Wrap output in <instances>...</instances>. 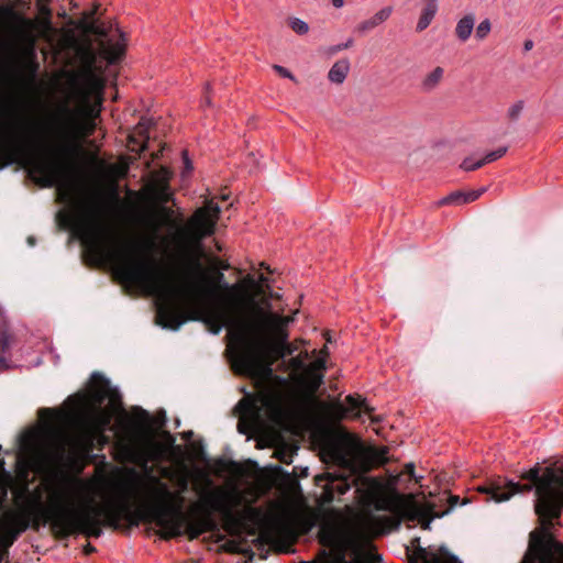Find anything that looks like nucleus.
<instances>
[{
	"label": "nucleus",
	"instance_id": "4be33fe9",
	"mask_svg": "<svg viewBox=\"0 0 563 563\" xmlns=\"http://www.w3.org/2000/svg\"><path fill=\"white\" fill-rule=\"evenodd\" d=\"M540 493L554 501H563V467L547 466L543 468V479L539 487Z\"/></svg>",
	"mask_w": 563,
	"mask_h": 563
},
{
	"label": "nucleus",
	"instance_id": "a211bd4d",
	"mask_svg": "<svg viewBox=\"0 0 563 563\" xmlns=\"http://www.w3.org/2000/svg\"><path fill=\"white\" fill-rule=\"evenodd\" d=\"M353 482L354 478L351 475H345L342 472H324L314 476V484L322 488L320 494L322 504H330L336 495H344L350 490Z\"/></svg>",
	"mask_w": 563,
	"mask_h": 563
},
{
	"label": "nucleus",
	"instance_id": "2f4dec72",
	"mask_svg": "<svg viewBox=\"0 0 563 563\" xmlns=\"http://www.w3.org/2000/svg\"><path fill=\"white\" fill-rule=\"evenodd\" d=\"M485 191H486L485 187L476 189V190H468V191L455 190V191H452L449 195L444 196L443 198H441L437 202V206L442 207V206H450V205H454V206L466 205V203L476 201Z\"/></svg>",
	"mask_w": 563,
	"mask_h": 563
},
{
	"label": "nucleus",
	"instance_id": "603ef678",
	"mask_svg": "<svg viewBox=\"0 0 563 563\" xmlns=\"http://www.w3.org/2000/svg\"><path fill=\"white\" fill-rule=\"evenodd\" d=\"M209 266L217 267V269H219L220 272L229 271L230 269V264L228 263V261L221 260L218 256H213L209 261Z\"/></svg>",
	"mask_w": 563,
	"mask_h": 563
},
{
	"label": "nucleus",
	"instance_id": "338daca9",
	"mask_svg": "<svg viewBox=\"0 0 563 563\" xmlns=\"http://www.w3.org/2000/svg\"><path fill=\"white\" fill-rule=\"evenodd\" d=\"M181 154H183L184 162H185V169L192 170V164H191L190 159L188 158V152L186 150H184L181 152Z\"/></svg>",
	"mask_w": 563,
	"mask_h": 563
},
{
	"label": "nucleus",
	"instance_id": "09e8293b",
	"mask_svg": "<svg viewBox=\"0 0 563 563\" xmlns=\"http://www.w3.org/2000/svg\"><path fill=\"white\" fill-rule=\"evenodd\" d=\"M523 108H525L523 101H517L516 103H514L512 106L509 107V109L507 111V119L510 122L517 121L520 118V115L523 111Z\"/></svg>",
	"mask_w": 563,
	"mask_h": 563
},
{
	"label": "nucleus",
	"instance_id": "f257e3e1",
	"mask_svg": "<svg viewBox=\"0 0 563 563\" xmlns=\"http://www.w3.org/2000/svg\"><path fill=\"white\" fill-rule=\"evenodd\" d=\"M75 194L74 184L60 189V199L67 208L57 212L56 220L59 227L78 235L87 265L99 266L107 260L115 264L114 275L124 283L151 286L181 299H191L194 295L213 299L217 305L206 310L203 321L214 334L223 327L228 332L235 329L236 323L260 310L256 298L263 294L261 283L267 280L263 275L260 282L247 275L230 285L222 272L209 265L202 268L198 258L188 260L184 266L162 268L145 254L153 247L150 238L135 236L121 247L113 231L102 221V216L119 203L115 188L104 192L85 190L81 196Z\"/></svg>",
	"mask_w": 563,
	"mask_h": 563
},
{
	"label": "nucleus",
	"instance_id": "052dcab7",
	"mask_svg": "<svg viewBox=\"0 0 563 563\" xmlns=\"http://www.w3.org/2000/svg\"><path fill=\"white\" fill-rule=\"evenodd\" d=\"M161 476L163 478H166V479H169V481H174V478L176 476V468L172 470L169 467H163L161 470Z\"/></svg>",
	"mask_w": 563,
	"mask_h": 563
},
{
	"label": "nucleus",
	"instance_id": "5701e85b",
	"mask_svg": "<svg viewBox=\"0 0 563 563\" xmlns=\"http://www.w3.org/2000/svg\"><path fill=\"white\" fill-rule=\"evenodd\" d=\"M448 511L435 512L433 504H426L421 506L417 503L416 496L413 495V503L411 506H406L402 516L408 521L418 520L421 529L428 530L430 529V523L434 518H440L446 515Z\"/></svg>",
	"mask_w": 563,
	"mask_h": 563
},
{
	"label": "nucleus",
	"instance_id": "c756f323",
	"mask_svg": "<svg viewBox=\"0 0 563 563\" xmlns=\"http://www.w3.org/2000/svg\"><path fill=\"white\" fill-rule=\"evenodd\" d=\"M418 560H421V563H462L444 545H441L437 552H433L431 548H418L410 563H417Z\"/></svg>",
	"mask_w": 563,
	"mask_h": 563
},
{
	"label": "nucleus",
	"instance_id": "7c9ffc66",
	"mask_svg": "<svg viewBox=\"0 0 563 563\" xmlns=\"http://www.w3.org/2000/svg\"><path fill=\"white\" fill-rule=\"evenodd\" d=\"M389 449L387 446H367L362 444L358 456L367 467H379L388 462Z\"/></svg>",
	"mask_w": 563,
	"mask_h": 563
},
{
	"label": "nucleus",
	"instance_id": "ea45409f",
	"mask_svg": "<svg viewBox=\"0 0 563 563\" xmlns=\"http://www.w3.org/2000/svg\"><path fill=\"white\" fill-rule=\"evenodd\" d=\"M444 70L442 67H435L430 74H428L421 82L423 91L430 92L438 87L443 78Z\"/></svg>",
	"mask_w": 563,
	"mask_h": 563
},
{
	"label": "nucleus",
	"instance_id": "cd10ccee",
	"mask_svg": "<svg viewBox=\"0 0 563 563\" xmlns=\"http://www.w3.org/2000/svg\"><path fill=\"white\" fill-rule=\"evenodd\" d=\"M0 528L20 537L30 528L24 509L15 506V508L4 511L0 517Z\"/></svg>",
	"mask_w": 563,
	"mask_h": 563
},
{
	"label": "nucleus",
	"instance_id": "6e6552de",
	"mask_svg": "<svg viewBox=\"0 0 563 563\" xmlns=\"http://www.w3.org/2000/svg\"><path fill=\"white\" fill-rule=\"evenodd\" d=\"M537 527L530 532V552L539 563H563V542L555 531L562 527L563 501L542 496L534 503Z\"/></svg>",
	"mask_w": 563,
	"mask_h": 563
},
{
	"label": "nucleus",
	"instance_id": "c85d7f7f",
	"mask_svg": "<svg viewBox=\"0 0 563 563\" xmlns=\"http://www.w3.org/2000/svg\"><path fill=\"white\" fill-rule=\"evenodd\" d=\"M508 151L507 146H499L494 151L487 152L484 155H479L478 153H473L472 155L465 157L460 164V168L464 172H474L486 164L493 163L499 158H501Z\"/></svg>",
	"mask_w": 563,
	"mask_h": 563
},
{
	"label": "nucleus",
	"instance_id": "f03ea898",
	"mask_svg": "<svg viewBox=\"0 0 563 563\" xmlns=\"http://www.w3.org/2000/svg\"><path fill=\"white\" fill-rule=\"evenodd\" d=\"M146 489L147 499L133 512L123 499L104 500V505H111L110 507L115 509L118 517L114 523H104V527L119 529L122 519L131 525H137L140 521L153 522L161 529L158 534L165 541L184 534L191 541L207 532L218 530L213 511L221 514L227 530L230 527H238L241 522L240 515L233 511V507L241 503L235 490L216 487L201 494L198 501L183 511L184 492L170 490L166 483L152 475L148 476Z\"/></svg>",
	"mask_w": 563,
	"mask_h": 563
},
{
	"label": "nucleus",
	"instance_id": "7ed1b4c3",
	"mask_svg": "<svg viewBox=\"0 0 563 563\" xmlns=\"http://www.w3.org/2000/svg\"><path fill=\"white\" fill-rule=\"evenodd\" d=\"M64 408H41L40 418L45 422H64L77 430L73 433L64 428H45L44 432L55 440L56 457L63 467L80 472L93 450V440L117 417L118 424L124 413L122 396L117 387L101 373L91 374L85 390L75 393L65 400Z\"/></svg>",
	"mask_w": 563,
	"mask_h": 563
},
{
	"label": "nucleus",
	"instance_id": "bf43d9fd",
	"mask_svg": "<svg viewBox=\"0 0 563 563\" xmlns=\"http://www.w3.org/2000/svg\"><path fill=\"white\" fill-rule=\"evenodd\" d=\"M530 540L528 541L527 552L520 563H539L538 559L530 552Z\"/></svg>",
	"mask_w": 563,
	"mask_h": 563
},
{
	"label": "nucleus",
	"instance_id": "dca6fc26",
	"mask_svg": "<svg viewBox=\"0 0 563 563\" xmlns=\"http://www.w3.org/2000/svg\"><path fill=\"white\" fill-rule=\"evenodd\" d=\"M121 422L126 426V430L135 434L132 441H143L146 438H156L166 427L167 418L163 409L151 416L147 410L134 406L130 413H124Z\"/></svg>",
	"mask_w": 563,
	"mask_h": 563
},
{
	"label": "nucleus",
	"instance_id": "f704fd0d",
	"mask_svg": "<svg viewBox=\"0 0 563 563\" xmlns=\"http://www.w3.org/2000/svg\"><path fill=\"white\" fill-rule=\"evenodd\" d=\"M393 8L386 7L376 12L371 19L363 21L356 27V31L361 33L368 32L369 30L378 26L384 23L391 14Z\"/></svg>",
	"mask_w": 563,
	"mask_h": 563
},
{
	"label": "nucleus",
	"instance_id": "680f3d73",
	"mask_svg": "<svg viewBox=\"0 0 563 563\" xmlns=\"http://www.w3.org/2000/svg\"><path fill=\"white\" fill-rule=\"evenodd\" d=\"M360 558L361 559H364L365 560V563H375V562H380L382 561V555L380 554H360Z\"/></svg>",
	"mask_w": 563,
	"mask_h": 563
},
{
	"label": "nucleus",
	"instance_id": "c03bdc74",
	"mask_svg": "<svg viewBox=\"0 0 563 563\" xmlns=\"http://www.w3.org/2000/svg\"><path fill=\"white\" fill-rule=\"evenodd\" d=\"M188 450H189L190 456L194 460L200 461V462H206V463L209 462V460L207 459L206 453H205V448L200 441L190 443L188 446Z\"/></svg>",
	"mask_w": 563,
	"mask_h": 563
},
{
	"label": "nucleus",
	"instance_id": "72a5a7b5",
	"mask_svg": "<svg viewBox=\"0 0 563 563\" xmlns=\"http://www.w3.org/2000/svg\"><path fill=\"white\" fill-rule=\"evenodd\" d=\"M393 515L394 516L374 517L371 512L367 514L368 518L374 523V526L382 530V533L398 530L401 520L405 519V516H402L401 514Z\"/></svg>",
	"mask_w": 563,
	"mask_h": 563
},
{
	"label": "nucleus",
	"instance_id": "13d9d810",
	"mask_svg": "<svg viewBox=\"0 0 563 563\" xmlns=\"http://www.w3.org/2000/svg\"><path fill=\"white\" fill-rule=\"evenodd\" d=\"M353 45V38H349L345 43H342V44H338L335 46H332L330 52L332 54H335L342 49H346V48H350L351 46Z\"/></svg>",
	"mask_w": 563,
	"mask_h": 563
},
{
	"label": "nucleus",
	"instance_id": "a19ab883",
	"mask_svg": "<svg viewBox=\"0 0 563 563\" xmlns=\"http://www.w3.org/2000/svg\"><path fill=\"white\" fill-rule=\"evenodd\" d=\"M189 470L184 462H179L176 466V476L173 482L176 483L178 490L186 492L189 484Z\"/></svg>",
	"mask_w": 563,
	"mask_h": 563
},
{
	"label": "nucleus",
	"instance_id": "6ab92c4d",
	"mask_svg": "<svg viewBox=\"0 0 563 563\" xmlns=\"http://www.w3.org/2000/svg\"><path fill=\"white\" fill-rule=\"evenodd\" d=\"M345 404L336 400L330 404H325L323 412L327 419L333 422H340L344 418H357L358 411L363 410L366 413H372L374 408L366 404V400L361 396L347 395L345 397Z\"/></svg>",
	"mask_w": 563,
	"mask_h": 563
},
{
	"label": "nucleus",
	"instance_id": "0e129e2a",
	"mask_svg": "<svg viewBox=\"0 0 563 563\" xmlns=\"http://www.w3.org/2000/svg\"><path fill=\"white\" fill-rule=\"evenodd\" d=\"M411 544H412V547L415 548V550H413L412 554L407 553V555H408V562H409V563L411 562V559H413V558H415L417 549H418V548H422V547L420 545V538H419V537H417V538L412 539Z\"/></svg>",
	"mask_w": 563,
	"mask_h": 563
},
{
	"label": "nucleus",
	"instance_id": "79ce46f5",
	"mask_svg": "<svg viewBox=\"0 0 563 563\" xmlns=\"http://www.w3.org/2000/svg\"><path fill=\"white\" fill-rule=\"evenodd\" d=\"M26 520L30 522V528L38 530L41 526L49 525L51 531L53 532V523L46 520L40 510L26 511Z\"/></svg>",
	"mask_w": 563,
	"mask_h": 563
},
{
	"label": "nucleus",
	"instance_id": "4c0bfd02",
	"mask_svg": "<svg viewBox=\"0 0 563 563\" xmlns=\"http://www.w3.org/2000/svg\"><path fill=\"white\" fill-rule=\"evenodd\" d=\"M11 490L14 496V505L18 506V503H22L30 492L27 473H18V482L11 485Z\"/></svg>",
	"mask_w": 563,
	"mask_h": 563
},
{
	"label": "nucleus",
	"instance_id": "e433bc0d",
	"mask_svg": "<svg viewBox=\"0 0 563 563\" xmlns=\"http://www.w3.org/2000/svg\"><path fill=\"white\" fill-rule=\"evenodd\" d=\"M350 70V62L346 58L335 62L328 73V78L333 84H342Z\"/></svg>",
	"mask_w": 563,
	"mask_h": 563
},
{
	"label": "nucleus",
	"instance_id": "5fc2aeb1",
	"mask_svg": "<svg viewBox=\"0 0 563 563\" xmlns=\"http://www.w3.org/2000/svg\"><path fill=\"white\" fill-rule=\"evenodd\" d=\"M273 69L282 77L297 81L296 77L285 67L280 65H273Z\"/></svg>",
	"mask_w": 563,
	"mask_h": 563
},
{
	"label": "nucleus",
	"instance_id": "f3484780",
	"mask_svg": "<svg viewBox=\"0 0 563 563\" xmlns=\"http://www.w3.org/2000/svg\"><path fill=\"white\" fill-rule=\"evenodd\" d=\"M0 20L3 26H5L3 30H0V32H7L10 24H14V40H18V42L24 45L26 44L27 46L32 47V45L34 44V21H32L29 16L18 11L14 4L12 3H5L0 5Z\"/></svg>",
	"mask_w": 563,
	"mask_h": 563
},
{
	"label": "nucleus",
	"instance_id": "39448f33",
	"mask_svg": "<svg viewBox=\"0 0 563 563\" xmlns=\"http://www.w3.org/2000/svg\"><path fill=\"white\" fill-rule=\"evenodd\" d=\"M263 303L266 310L261 306L260 310L229 331L231 366L239 375L263 374L269 378L273 374L272 366L295 351L288 342V318L271 312L267 300Z\"/></svg>",
	"mask_w": 563,
	"mask_h": 563
},
{
	"label": "nucleus",
	"instance_id": "20e7f679",
	"mask_svg": "<svg viewBox=\"0 0 563 563\" xmlns=\"http://www.w3.org/2000/svg\"><path fill=\"white\" fill-rule=\"evenodd\" d=\"M68 79L67 98L53 103L35 118L36 124L52 137H0V141H89L97 129L101 110L103 78L95 73L92 64Z\"/></svg>",
	"mask_w": 563,
	"mask_h": 563
},
{
	"label": "nucleus",
	"instance_id": "a18cd8bd",
	"mask_svg": "<svg viewBox=\"0 0 563 563\" xmlns=\"http://www.w3.org/2000/svg\"><path fill=\"white\" fill-rule=\"evenodd\" d=\"M18 539L16 534L0 528V549H3L4 552H9V549Z\"/></svg>",
	"mask_w": 563,
	"mask_h": 563
},
{
	"label": "nucleus",
	"instance_id": "1a4fd4ad",
	"mask_svg": "<svg viewBox=\"0 0 563 563\" xmlns=\"http://www.w3.org/2000/svg\"><path fill=\"white\" fill-rule=\"evenodd\" d=\"M519 477L522 481H527V483L521 484L506 477L496 476L486 484L479 485L476 489L481 494L489 495V499L497 503L506 501L516 494H528L534 489V503H539L541 497L547 494L539 490L543 479V468H541L540 464L537 463L530 470L522 472Z\"/></svg>",
	"mask_w": 563,
	"mask_h": 563
},
{
	"label": "nucleus",
	"instance_id": "a878e982",
	"mask_svg": "<svg viewBox=\"0 0 563 563\" xmlns=\"http://www.w3.org/2000/svg\"><path fill=\"white\" fill-rule=\"evenodd\" d=\"M37 417H40L37 415ZM40 421L42 422V428L38 430V429H26L25 431H23L19 438V442H20V448L21 450H29L31 448H33L36 442L38 441L40 437L43 435L45 437L46 439H48L53 445V453H52V459L59 465L63 466V464L57 460L56 457V442L54 439L49 438L45 432V428H63L62 426L65 424L64 422H48V423H45L41 418H38Z\"/></svg>",
	"mask_w": 563,
	"mask_h": 563
},
{
	"label": "nucleus",
	"instance_id": "e2e57ef3",
	"mask_svg": "<svg viewBox=\"0 0 563 563\" xmlns=\"http://www.w3.org/2000/svg\"><path fill=\"white\" fill-rule=\"evenodd\" d=\"M195 477L198 481H203L207 485L211 484V481H210L208 474L206 472H203L202 470H196Z\"/></svg>",
	"mask_w": 563,
	"mask_h": 563
},
{
	"label": "nucleus",
	"instance_id": "49530a36",
	"mask_svg": "<svg viewBox=\"0 0 563 563\" xmlns=\"http://www.w3.org/2000/svg\"><path fill=\"white\" fill-rule=\"evenodd\" d=\"M289 27L297 34L303 35L309 32V25L299 18H290L288 20Z\"/></svg>",
	"mask_w": 563,
	"mask_h": 563
},
{
	"label": "nucleus",
	"instance_id": "c9c22d12",
	"mask_svg": "<svg viewBox=\"0 0 563 563\" xmlns=\"http://www.w3.org/2000/svg\"><path fill=\"white\" fill-rule=\"evenodd\" d=\"M475 24V15L473 13L465 14L463 18H461L455 26V35L456 37L462 41L466 42L473 30Z\"/></svg>",
	"mask_w": 563,
	"mask_h": 563
},
{
	"label": "nucleus",
	"instance_id": "9b49d317",
	"mask_svg": "<svg viewBox=\"0 0 563 563\" xmlns=\"http://www.w3.org/2000/svg\"><path fill=\"white\" fill-rule=\"evenodd\" d=\"M218 205H208L198 208L187 220L186 224L176 233V239L184 243L186 249H201V240L214 233L219 219Z\"/></svg>",
	"mask_w": 563,
	"mask_h": 563
},
{
	"label": "nucleus",
	"instance_id": "0eeeda50",
	"mask_svg": "<svg viewBox=\"0 0 563 563\" xmlns=\"http://www.w3.org/2000/svg\"><path fill=\"white\" fill-rule=\"evenodd\" d=\"M82 145L99 151L102 143H0V170L16 164L40 188L58 186V199L64 202L60 189L68 184L75 185L76 196L84 192L77 184L81 170L73 161L75 150Z\"/></svg>",
	"mask_w": 563,
	"mask_h": 563
},
{
	"label": "nucleus",
	"instance_id": "6e6d98bb",
	"mask_svg": "<svg viewBox=\"0 0 563 563\" xmlns=\"http://www.w3.org/2000/svg\"><path fill=\"white\" fill-rule=\"evenodd\" d=\"M136 479H137V474L135 473V471L129 470L128 475H126L125 479L123 481L122 485L130 488L135 485Z\"/></svg>",
	"mask_w": 563,
	"mask_h": 563
},
{
	"label": "nucleus",
	"instance_id": "f8f14e48",
	"mask_svg": "<svg viewBox=\"0 0 563 563\" xmlns=\"http://www.w3.org/2000/svg\"><path fill=\"white\" fill-rule=\"evenodd\" d=\"M366 488L362 492V504L378 511L404 512L413 503V494H401L396 488H387L376 478H365Z\"/></svg>",
	"mask_w": 563,
	"mask_h": 563
},
{
	"label": "nucleus",
	"instance_id": "bb28decb",
	"mask_svg": "<svg viewBox=\"0 0 563 563\" xmlns=\"http://www.w3.org/2000/svg\"><path fill=\"white\" fill-rule=\"evenodd\" d=\"M15 342V335L10 329L9 321L0 306V373L10 369V347Z\"/></svg>",
	"mask_w": 563,
	"mask_h": 563
},
{
	"label": "nucleus",
	"instance_id": "aec40b11",
	"mask_svg": "<svg viewBox=\"0 0 563 563\" xmlns=\"http://www.w3.org/2000/svg\"><path fill=\"white\" fill-rule=\"evenodd\" d=\"M187 320H200V317L196 313L187 317L181 308L170 299L157 303L156 323L162 328L178 330Z\"/></svg>",
	"mask_w": 563,
	"mask_h": 563
},
{
	"label": "nucleus",
	"instance_id": "ddd939ff",
	"mask_svg": "<svg viewBox=\"0 0 563 563\" xmlns=\"http://www.w3.org/2000/svg\"><path fill=\"white\" fill-rule=\"evenodd\" d=\"M156 438H146L143 441H131L121 448L124 459L147 471L148 462H158L166 457V450L175 443V437L167 430H162Z\"/></svg>",
	"mask_w": 563,
	"mask_h": 563
},
{
	"label": "nucleus",
	"instance_id": "4d7b16f0",
	"mask_svg": "<svg viewBox=\"0 0 563 563\" xmlns=\"http://www.w3.org/2000/svg\"><path fill=\"white\" fill-rule=\"evenodd\" d=\"M466 503H467V500H463L462 505H464ZM448 504H449V507H448V509L445 511L449 512V510L453 509L455 506L461 504L460 496L450 494L449 497H448Z\"/></svg>",
	"mask_w": 563,
	"mask_h": 563
},
{
	"label": "nucleus",
	"instance_id": "69168bd1",
	"mask_svg": "<svg viewBox=\"0 0 563 563\" xmlns=\"http://www.w3.org/2000/svg\"><path fill=\"white\" fill-rule=\"evenodd\" d=\"M290 365L295 368V369H300L302 372L303 367L306 366L303 364V362L300 360V357H292L290 360Z\"/></svg>",
	"mask_w": 563,
	"mask_h": 563
},
{
	"label": "nucleus",
	"instance_id": "423d86ee",
	"mask_svg": "<svg viewBox=\"0 0 563 563\" xmlns=\"http://www.w3.org/2000/svg\"><path fill=\"white\" fill-rule=\"evenodd\" d=\"M68 483L66 474L57 468H52L42 479L44 489L48 493L47 503L42 501V488L40 486L30 490L18 506L24 511L40 510L46 520L53 523V534L56 539L64 540L75 534L87 538H100L104 523H114L118 519L115 509L111 505L95 503L92 500L82 504L78 508L64 504V495L60 487Z\"/></svg>",
	"mask_w": 563,
	"mask_h": 563
},
{
	"label": "nucleus",
	"instance_id": "8fccbe9b",
	"mask_svg": "<svg viewBox=\"0 0 563 563\" xmlns=\"http://www.w3.org/2000/svg\"><path fill=\"white\" fill-rule=\"evenodd\" d=\"M492 30V23L488 19L483 20L476 27L475 37L479 41H483L487 37Z\"/></svg>",
	"mask_w": 563,
	"mask_h": 563
},
{
	"label": "nucleus",
	"instance_id": "412c9836",
	"mask_svg": "<svg viewBox=\"0 0 563 563\" xmlns=\"http://www.w3.org/2000/svg\"><path fill=\"white\" fill-rule=\"evenodd\" d=\"M278 400L279 398L276 391L266 389L258 391L252 399L242 400L240 405L244 408L245 412L252 415L253 418L257 420L260 418V407L257 402H261L262 406L272 409L271 418L277 420L280 418V410L274 406Z\"/></svg>",
	"mask_w": 563,
	"mask_h": 563
},
{
	"label": "nucleus",
	"instance_id": "b1692460",
	"mask_svg": "<svg viewBox=\"0 0 563 563\" xmlns=\"http://www.w3.org/2000/svg\"><path fill=\"white\" fill-rule=\"evenodd\" d=\"M91 32L99 37L98 45L100 54L109 64H114L121 59L124 54V44L120 42L113 43L112 40L108 37V31L101 25L93 24Z\"/></svg>",
	"mask_w": 563,
	"mask_h": 563
},
{
	"label": "nucleus",
	"instance_id": "3c124183",
	"mask_svg": "<svg viewBox=\"0 0 563 563\" xmlns=\"http://www.w3.org/2000/svg\"><path fill=\"white\" fill-rule=\"evenodd\" d=\"M294 451L283 445L276 449L275 456L284 464H290Z\"/></svg>",
	"mask_w": 563,
	"mask_h": 563
},
{
	"label": "nucleus",
	"instance_id": "864d4df0",
	"mask_svg": "<svg viewBox=\"0 0 563 563\" xmlns=\"http://www.w3.org/2000/svg\"><path fill=\"white\" fill-rule=\"evenodd\" d=\"M333 563H365V560L361 559L360 554H357L353 561H346L344 553L341 551L334 555Z\"/></svg>",
	"mask_w": 563,
	"mask_h": 563
},
{
	"label": "nucleus",
	"instance_id": "2eb2a0df",
	"mask_svg": "<svg viewBox=\"0 0 563 563\" xmlns=\"http://www.w3.org/2000/svg\"><path fill=\"white\" fill-rule=\"evenodd\" d=\"M362 442L346 431H329L322 437L320 452L322 459L336 465H347L350 457H357Z\"/></svg>",
	"mask_w": 563,
	"mask_h": 563
},
{
	"label": "nucleus",
	"instance_id": "37998d69",
	"mask_svg": "<svg viewBox=\"0 0 563 563\" xmlns=\"http://www.w3.org/2000/svg\"><path fill=\"white\" fill-rule=\"evenodd\" d=\"M320 354L321 355L319 357H317L314 361L310 362L305 367L308 369H312L313 372L323 374V372L325 371L327 357L329 356L328 347L323 346L320 351Z\"/></svg>",
	"mask_w": 563,
	"mask_h": 563
},
{
	"label": "nucleus",
	"instance_id": "4468645a",
	"mask_svg": "<svg viewBox=\"0 0 563 563\" xmlns=\"http://www.w3.org/2000/svg\"><path fill=\"white\" fill-rule=\"evenodd\" d=\"M48 0H36V8L38 11V18L32 19L35 22V29L33 31L34 44L32 47L26 44H22L14 40L15 37V25L10 24L7 32H0V53L7 55L14 54H33L37 44V41L48 33L52 29V10L48 5Z\"/></svg>",
	"mask_w": 563,
	"mask_h": 563
},
{
	"label": "nucleus",
	"instance_id": "de8ad7c7",
	"mask_svg": "<svg viewBox=\"0 0 563 563\" xmlns=\"http://www.w3.org/2000/svg\"><path fill=\"white\" fill-rule=\"evenodd\" d=\"M183 455H184L183 446L174 443L172 446H169L166 450V457L164 460L174 461V462H177V464H178L179 462H181L180 459L183 457Z\"/></svg>",
	"mask_w": 563,
	"mask_h": 563
},
{
	"label": "nucleus",
	"instance_id": "473e14b6",
	"mask_svg": "<svg viewBox=\"0 0 563 563\" xmlns=\"http://www.w3.org/2000/svg\"><path fill=\"white\" fill-rule=\"evenodd\" d=\"M323 376L324 375L322 373H317L312 369L303 367L298 377V384L309 394L313 395L318 391L321 384L323 383Z\"/></svg>",
	"mask_w": 563,
	"mask_h": 563
},
{
	"label": "nucleus",
	"instance_id": "774afa93",
	"mask_svg": "<svg viewBox=\"0 0 563 563\" xmlns=\"http://www.w3.org/2000/svg\"><path fill=\"white\" fill-rule=\"evenodd\" d=\"M96 551H97V549L91 543H89V542L84 547V553L86 555L95 553Z\"/></svg>",
	"mask_w": 563,
	"mask_h": 563
},
{
	"label": "nucleus",
	"instance_id": "58836bf2",
	"mask_svg": "<svg viewBox=\"0 0 563 563\" xmlns=\"http://www.w3.org/2000/svg\"><path fill=\"white\" fill-rule=\"evenodd\" d=\"M437 11H438V3L426 2V5L422 9L419 21L417 23L418 32H422L430 25L431 21L433 20L434 15L437 14Z\"/></svg>",
	"mask_w": 563,
	"mask_h": 563
},
{
	"label": "nucleus",
	"instance_id": "393cba45",
	"mask_svg": "<svg viewBox=\"0 0 563 563\" xmlns=\"http://www.w3.org/2000/svg\"><path fill=\"white\" fill-rule=\"evenodd\" d=\"M167 136L164 125L154 121L152 118L142 117L134 126L133 132L126 137V141H159Z\"/></svg>",
	"mask_w": 563,
	"mask_h": 563
},
{
	"label": "nucleus",
	"instance_id": "9d476101",
	"mask_svg": "<svg viewBox=\"0 0 563 563\" xmlns=\"http://www.w3.org/2000/svg\"><path fill=\"white\" fill-rule=\"evenodd\" d=\"M211 471L217 476L228 473L234 478L256 476L258 485L266 489L272 487L275 481V475L277 474H283L290 485H298L297 479L291 477L288 473H284L280 466H275L269 471H264L261 470L258 464L253 460H246L243 463H239L233 460L218 457L213 461Z\"/></svg>",
	"mask_w": 563,
	"mask_h": 563
}]
</instances>
